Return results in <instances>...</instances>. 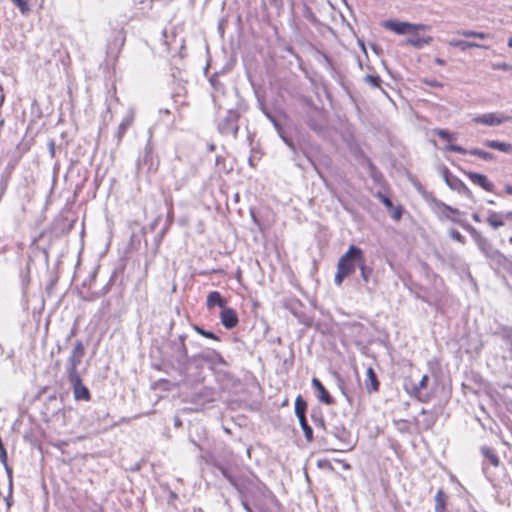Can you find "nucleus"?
<instances>
[{"mask_svg":"<svg viewBox=\"0 0 512 512\" xmlns=\"http://www.w3.org/2000/svg\"><path fill=\"white\" fill-rule=\"evenodd\" d=\"M227 301L221 296L220 292L212 291L207 295L206 306L209 310L218 306L221 309L226 307Z\"/></svg>","mask_w":512,"mask_h":512,"instance_id":"obj_18","label":"nucleus"},{"mask_svg":"<svg viewBox=\"0 0 512 512\" xmlns=\"http://www.w3.org/2000/svg\"><path fill=\"white\" fill-rule=\"evenodd\" d=\"M502 339L510 353L512 359V329H505L502 334Z\"/></svg>","mask_w":512,"mask_h":512,"instance_id":"obj_32","label":"nucleus"},{"mask_svg":"<svg viewBox=\"0 0 512 512\" xmlns=\"http://www.w3.org/2000/svg\"><path fill=\"white\" fill-rule=\"evenodd\" d=\"M509 242L512 244V236L509 238Z\"/></svg>","mask_w":512,"mask_h":512,"instance_id":"obj_59","label":"nucleus"},{"mask_svg":"<svg viewBox=\"0 0 512 512\" xmlns=\"http://www.w3.org/2000/svg\"><path fill=\"white\" fill-rule=\"evenodd\" d=\"M260 108L263 111V113L266 115V117L272 122V124L274 125L275 129L277 130V132H278L279 136L281 137V139L283 140V142L293 152H295L296 149H295L293 141L285 134V132L281 126V121L283 119L282 114L268 112L267 109L265 107H263L262 105H260Z\"/></svg>","mask_w":512,"mask_h":512,"instance_id":"obj_7","label":"nucleus"},{"mask_svg":"<svg viewBox=\"0 0 512 512\" xmlns=\"http://www.w3.org/2000/svg\"><path fill=\"white\" fill-rule=\"evenodd\" d=\"M307 402L301 395H298L295 400V414L297 418L306 417Z\"/></svg>","mask_w":512,"mask_h":512,"instance_id":"obj_28","label":"nucleus"},{"mask_svg":"<svg viewBox=\"0 0 512 512\" xmlns=\"http://www.w3.org/2000/svg\"><path fill=\"white\" fill-rule=\"evenodd\" d=\"M222 325L227 329L234 328L238 323V316L234 309L225 307L220 314Z\"/></svg>","mask_w":512,"mask_h":512,"instance_id":"obj_14","label":"nucleus"},{"mask_svg":"<svg viewBox=\"0 0 512 512\" xmlns=\"http://www.w3.org/2000/svg\"><path fill=\"white\" fill-rule=\"evenodd\" d=\"M437 208L440 210L441 214L448 220L456 223V224H459L461 227H463L465 229V225H470L469 223H467L466 221L464 220H461L459 218H457L456 216L457 215H460L461 212L456 209V208H453L447 204H445L444 202H441V201H436L435 202Z\"/></svg>","mask_w":512,"mask_h":512,"instance_id":"obj_13","label":"nucleus"},{"mask_svg":"<svg viewBox=\"0 0 512 512\" xmlns=\"http://www.w3.org/2000/svg\"><path fill=\"white\" fill-rule=\"evenodd\" d=\"M411 34H412V36L406 39V43L416 49H421L425 45L430 44L432 41L431 36L420 37L417 35L416 32L411 33Z\"/></svg>","mask_w":512,"mask_h":512,"instance_id":"obj_19","label":"nucleus"},{"mask_svg":"<svg viewBox=\"0 0 512 512\" xmlns=\"http://www.w3.org/2000/svg\"><path fill=\"white\" fill-rule=\"evenodd\" d=\"M84 354L85 348L82 341H76L71 355L68 358V365L66 368L67 375L78 373V366L81 364Z\"/></svg>","mask_w":512,"mask_h":512,"instance_id":"obj_6","label":"nucleus"},{"mask_svg":"<svg viewBox=\"0 0 512 512\" xmlns=\"http://www.w3.org/2000/svg\"><path fill=\"white\" fill-rule=\"evenodd\" d=\"M500 268H503L507 271V273L512 277V262H510L507 258L505 263H502Z\"/></svg>","mask_w":512,"mask_h":512,"instance_id":"obj_42","label":"nucleus"},{"mask_svg":"<svg viewBox=\"0 0 512 512\" xmlns=\"http://www.w3.org/2000/svg\"><path fill=\"white\" fill-rule=\"evenodd\" d=\"M442 174H443V178H444L446 184L451 189L458 191L459 193H462V194L466 195L467 197L472 196V192L465 185V183L461 179H459L457 176L452 175L447 167H443Z\"/></svg>","mask_w":512,"mask_h":512,"instance_id":"obj_10","label":"nucleus"},{"mask_svg":"<svg viewBox=\"0 0 512 512\" xmlns=\"http://www.w3.org/2000/svg\"><path fill=\"white\" fill-rule=\"evenodd\" d=\"M457 34L463 36L465 38L475 37L479 39H487L490 38V34L484 32H478L474 30H459Z\"/></svg>","mask_w":512,"mask_h":512,"instance_id":"obj_29","label":"nucleus"},{"mask_svg":"<svg viewBox=\"0 0 512 512\" xmlns=\"http://www.w3.org/2000/svg\"><path fill=\"white\" fill-rule=\"evenodd\" d=\"M380 383L377 375L372 367H368L366 371L365 388L368 393L377 392L379 390Z\"/></svg>","mask_w":512,"mask_h":512,"instance_id":"obj_17","label":"nucleus"},{"mask_svg":"<svg viewBox=\"0 0 512 512\" xmlns=\"http://www.w3.org/2000/svg\"><path fill=\"white\" fill-rule=\"evenodd\" d=\"M362 252L361 248L351 245L339 259L337 268L349 276L358 267V263L362 261Z\"/></svg>","mask_w":512,"mask_h":512,"instance_id":"obj_3","label":"nucleus"},{"mask_svg":"<svg viewBox=\"0 0 512 512\" xmlns=\"http://www.w3.org/2000/svg\"><path fill=\"white\" fill-rule=\"evenodd\" d=\"M312 386L316 389V391H319V389H321L322 387H324V385L322 384V382L317 379V378H312Z\"/></svg>","mask_w":512,"mask_h":512,"instance_id":"obj_44","label":"nucleus"},{"mask_svg":"<svg viewBox=\"0 0 512 512\" xmlns=\"http://www.w3.org/2000/svg\"><path fill=\"white\" fill-rule=\"evenodd\" d=\"M133 121H134V117L132 115H128L120 122V124L118 126V130H117V134H116L118 143H120L122 141L127 130L132 126Z\"/></svg>","mask_w":512,"mask_h":512,"instance_id":"obj_22","label":"nucleus"},{"mask_svg":"<svg viewBox=\"0 0 512 512\" xmlns=\"http://www.w3.org/2000/svg\"><path fill=\"white\" fill-rule=\"evenodd\" d=\"M449 235H450V237L453 240H455V241H457V242H459L461 244H465L466 243L465 237L456 229H450L449 230Z\"/></svg>","mask_w":512,"mask_h":512,"instance_id":"obj_36","label":"nucleus"},{"mask_svg":"<svg viewBox=\"0 0 512 512\" xmlns=\"http://www.w3.org/2000/svg\"><path fill=\"white\" fill-rule=\"evenodd\" d=\"M258 512H281V504L273 492L258 481Z\"/></svg>","mask_w":512,"mask_h":512,"instance_id":"obj_2","label":"nucleus"},{"mask_svg":"<svg viewBox=\"0 0 512 512\" xmlns=\"http://www.w3.org/2000/svg\"><path fill=\"white\" fill-rule=\"evenodd\" d=\"M487 222L493 229H498V228L504 226V224H505L504 215H503V213L490 212V214L487 218Z\"/></svg>","mask_w":512,"mask_h":512,"instance_id":"obj_25","label":"nucleus"},{"mask_svg":"<svg viewBox=\"0 0 512 512\" xmlns=\"http://www.w3.org/2000/svg\"><path fill=\"white\" fill-rule=\"evenodd\" d=\"M508 67H509V66H508L507 64H505V63L499 66V68H501V69H503V70H507V69H508Z\"/></svg>","mask_w":512,"mask_h":512,"instance_id":"obj_55","label":"nucleus"},{"mask_svg":"<svg viewBox=\"0 0 512 512\" xmlns=\"http://www.w3.org/2000/svg\"><path fill=\"white\" fill-rule=\"evenodd\" d=\"M120 34L122 35V43H124V41H125V31H124L123 28L120 30Z\"/></svg>","mask_w":512,"mask_h":512,"instance_id":"obj_54","label":"nucleus"},{"mask_svg":"<svg viewBox=\"0 0 512 512\" xmlns=\"http://www.w3.org/2000/svg\"><path fill=\"white\" fill-rule=\"evenodd\" d=\"M428 381H429L428 375H423L421 380L419 381V383H417V384L412 383L409 388L408 387L406 388V390L408 391V393L411 396L417 397L420 401L425 402V401H427V398L421 397V390H423L427 387Z\"/></svg>","mask_w":512,"mask_h":512,"instance_id":"obj_16","label":"nucleus"},{"mask_svg":"<svg viewBox=\"0 0 512 512\" xmlns=\"http://www.w3.org/2000/svg\"><path fill=\"white\" fill-rule=\"evenodd\" d=\"M378 198L381 200V202L384 204V206L389 210L394 208V204L392 200L387 197L386 195L379 193Z\"/></svg>","mask_w":512,"mask_h":512,"instance_id":"obj_37","label":"nucleus"},{"mask_svg":"<svg viewBox=\"0 0 512 512\" xmlns=\"http://www.w3.org/2000/svg\"><path fill=\"white\" fill-rule=\"evenodd\" d=\"M436 135L439 136L441 139L450 141L452 139V134L445 129H437Z\"/></svg>","mask_w":512,"mask_h":512,"instance_id":"obj_39","label":"nucleus"},{"mask_svg":"<svg viewBox=\"0 0 512 512\" xmlns=\"http://www.w3.org/2000/svg\"><path fill=\"white\" fill-rule=\"evenodd\" d=\"M383 27L398 35L414 33L417 31H429L431 29V27L426 24H413L397 20H386L383 22Z\"/></svg>","mask_w":512,"mask_h":512,"instance_id":"obj_5","label":"nucleus"},{"mask_svg":"<svg viewBox=\"0 0 512 512\" xmlns=\"http://www.w3.org/2000/svg\"><path fill=\"white\" fill-rule=\"evenodd\" d=\"M390 210L392 211L391 217L394 220L398 221L401 219V216H402V207L401 206H397V207L394 206V208L390 209Z\"/></svg>","mask_w":512,"mask_h":512,"instance_id":"obj_41","label":"nucleus"},{"mask_svg":"<svg viewBox=\"0 0 512 512\" xmlns=\"http://www.w3.org/2000/svg\"><path fill=\"white\" fill-rule=\"evenodd\" d=\"M449 45L452 47L459 48L461 51H466L469 48H480V49H488V46L479 44L471 41L464 40H451L449 41Z\"/></svg>","mask_w":512,"mask_h":512,"instance_id":"obj_21","label":"nucleus"},{"mask_svg":"<svg viewBox=\"0 0 512 512\" xmlns=\"http://www.w3.org/2000/svg\"><path fill=\"white\" fill-rule=\"evenodd\" d=\"M483 472H484V474H485L486 478H487L489 481H492V478H491V477L489 476V474H488V469H487V467H486V462H485V461H484V463H483Z\"/></svg>","mask_w":512,"mask_h":512,"instance_id":"obj_48","label":"nucleus"},{"mask_svg":"<svg viewBox=\"0 0 512 512\" xmlns=\"http://www.w3.org/2000/svg\"><path fill=\"white\" fill-rule=\"evenodd\" d=\"M13 4L20 10L22 14H28L30 12V6L28 0H11Z\"/></svg>","mask_w":512,"mask_h":512,"instance_id":"obj_34","label":"nucleus"},{"mask_svg":"<svg viewBox=\"0 0 512 512\" xmlns=\"http://www.w3.org/2000/svg\"><path fill=\"white\" fill-rule=\"evenodd\" d=\"M358 268L360 269L362 280L365 283H369V280L373 273V269L366 265L363 252H362V261L358 263Z\"/></svg>","mask_w":512,"mask_h":512,"instance_id":"obj_26","label":"nucleus"},{"mask_svg":"<svg viewBox=\"0 0 512 512\" xmlns=\"http://www.w3.org/2000/svg\"><path fill=\"white\" fill-rule=\"evenodd\" d=\"M481 453L485 461H489V463L494 467L499 466L500 460L493 448L484 446L481 448Z\"/></svg>","mask_w":512,"mask_h":512,"instance_id":"obj_24","label":"nucleus"},{"mask_svg":"<svg viewBox=\"0 0 512 512\" xmlns=\"http://www.w3.org/2000/svg\"><path fill=\"white\" fill-rule=\"evenodd\" d=\"M5 100V94L2 85L0 84V107L3 105Z\"/></svg>","mask_w":512,"mask_h":512,"instance_id":"obj_46","label":"nucleus"},{"mask_svg":"<svg viewBox=\"0 0 512 512\" xmlns=\"http://www.w3.org/2000/svg\"><path fill=\"white\" fill-rule=\"evenodd\" d=\"M323 58L325 59V61L329 62V57L326 54H323Z\"/></svg>","mask_w":512,"mask_h":512,"instance_id":"obj_57","label":"nucleus"},{"mask_svg":"<svg viewBox=\"0 0 512 512\" xmlns=\"http://www.w3.org/2000/svg\"><path fill=\"white\" fill-rule=\"evenodd\" d=\"M465 230L474 239L478 249L484 254L490 266L495 270L500 269L501 264L505 263L506 257L499 250L494 249L490 241L482 236L473 226L465 225Z\"/></svg>","mask_w":512,"mask_h":512,"instance_id":"obj_1","label":"nucleus"},{"mask_svg":"<svg viewBox=\"0 0 512 512\" xmlns=\"http://www.w3.org/2000/svg\"><path fill=\"white\" fill-rule=\"evenodd\" d=\"M311 418H313V419H314V423H315V425H316V426H318V425H319V426H322V427H324V428H325V425H324V421H323V419H321V418L315 419V418H314V415H311Z\"/></svg>","mask_w":512,"mask_h":512,"instance_id":"obj_45","label":"nucleus"},{"mask_svg":"<svg viewBox=\"0 0 512 512\" xmlns=\"http://www.w3.org/2000/svg\"><path fill=\"white\" fill-rule=\"evenodd\" d=\"M504 215V221L505 220H512V211L503 213Z\"/></svg>","mask_w":512,"mask_h":512,"instance_id":"obj_49","label":"nucleus"},{"mask_svg":"<svg viewBox=\"0 0 512 512\" xmlns=\"http://www.w3.org/2000/svg\"><path fill=\"white\" fill-rule=\"evenodd\" d=\"M508 46H509L510 48H512V37H511V38L509 39V41H508Z\"/></svg>","mask_w":512,"mask_h":512,"instance_id":"obj_56","label":"nucleus"},{"mask_svg":"<svg viewBox=\"0 0 512 512\" xmlns=\"http://www.w3.org/2000/svg\"><path fill=\"white\" fill-rule=\"evenodd\" d=\"M245 65L247 67L248 77L251 79V74H250V71H249V64H248V60L247 59L245 60Z\"/></svg>","mask_w":512,"mask_h":512,"instance_id":"obj_53","label":"nucleus"},{"mask_svg":"<svg viewBox=\"0 0 512 512\" xmlns=\"http://www.w3.org/2000/svg\"><path fill=\"white\" fill-rule=\"evenodd\" d=\"M218 129L225 135H236L238 131V115L236 112L228 111L226 116L218 122Z\"/></svg>","mask_w":512,"mask_h":512,"instance_id":"obj_9","label":"nucleus"},{"mask_svg":"<svg viewBox=\"0 0 512 512\" xmlns=\"http://www.w3.org/2000/svg\"><path fill=\"white\" fill-rule=\"evenodd\" d=\"M446 495L442 489H439L435 495V512H445Z\"/></svg>","mask_w":512,"mask_h":512,"instance_id":"obj_27","label":"nucleus"},{"mask_svg":"<svg viewBox=\"0 0 512 512\" xmlns=\"http://www.w3.org/2000/svg\"><path fill=\"white\" fill-rule=\"evenodd\" d=\"M327 432V434L333 436L336 441L338 448L336 450L338 451H350L355 446V441L353 440V437L351 435V432L347 430L342 425H333L330 427L329 430L324 428Z\"/></svg>","mask_w":512,"mask_h":512,"instance_id":"obj_4","label":"nucleus"},{"mask_svg":"<svg viewBox=\"0 0 512 512\" xmlns=\"http://www.w3.org/2000/svg\"><path fill=\"white\" fill-rule=\"evenodd\" d=\"M474 123L487 125V126H498L506 122L512 121L511 116H505L503 114L486 113L478 115L472 119Z\"/></svg>","mask_w":512,"mask_h":512,"instance_id":"obj_11","label":"nucleus"},{"mask_svg":"<svg viewBox=\"0 0 512 512\" xmlns=\"http://www.w3.org/2000/svg\"><path fill=\"white\" fill-rule=\"evenodd\" d=\"M488 203L489 204H494V201L493 200H489Z\"/></svg>","mask_w":512,"mask_h":512,"instance_id":"obj_58","label":"nucleus"},{"mask_svg":"<svg viewBox=\"0 0 512 512\" xmlns=\"http://www.w3.org/2000/svg\"><path fill=\"white\" fill-rule=\"evenodd\" d=\"M472 218H473V220H474L475 222H480V221H481L480 216H479L477 213H474V214L472 215Z\"/></svg>","mask_w":512,"mask_h":512,"instance_id":"obj_51","label":"nucleus"},{"mask_svg":"<svg viewBox=\"0 0 512 512\" xmlns=\"http://www.w3.org/2000/svg\"><path fill=\"white\" fill-rule=\"evenodd\" d=\"M483 144H484V146H486L488 148L496 149L501 152H505V153L512 152V145L510 143L500 142L498 140H485L483 142Z\"/></svg>","mask_w":512,"mask_h":512,"instance_id":"obj_23","label":"nucleus"},{"mask_svg":"<svg viewBox=\"0 0 512 512\" xmlns=\"http://www.w3.org/2000/svg\"><path fill=\"white\" fill-rule=\"evenodd\" d=\"M348 277L344 272H342L341 270H339V268H337V272H336V275H335V278H334V282L337 286H341L343 280Z\"/></svg>","mask_w":512,"mask_h":512,"instance_id":"obj_40","label":"nucleus"},{"mask_svg":"<svg viewBox=\"0 0 512 512\" xmlns=\"http://www.w3.org/2000/svg\"><path fill=\"white\" fill-rule=\"evenodd\" d=\"M364 82L374 88H380L382 80L378 75H366L364 77Z\"/></svg>","mask_w":512,"mask_h":512,"instance_id":"obj_33","label":"nucleus"},{"mask_svg":"<svg viewBox=\"0 0 512 512\" xmlns=\"http://www.w3.org/2000/svg\"><path fill=\"white\" fill-rule=\"evenodd\" d=\"M317 398L320 402L326 404V405H333L335 403L332 396L329 394V392L326 390L325 387H322L317 391Z\"/></svg>","mask_w":512,"mask_h":512,"instance_id":"obj_31","label":"nucleus"},{"mask_svg":"<svg viewBox=\"0 0 512 512\" xmlns=\"http://www.w3.org/2000/svg\"><path fill=\"white\" fill-rule=\"evenodd\" d=\"M505 192L509 195H512V185H506L505 186Z\"/></svg>","mask_w":512,"mask_h":512,"instance_id":"obj_50","label":"nucleus"},{"mask_svg":"<svg viewBox=\"0 0 512 512\" xmlns=\"http://www.w3.org/2000/svg\"><path fill=\"white\" fill-rule=\"evenodd\" d=\"M322 118V112L317 111L315 112V116H310L307 120L309 127L319 134L322 133L325 128V123Z\"/></svg>","mask_w":512,"mask_h":512,"instance_id":"obj_20","label":"nucleus"},{"mask_svg":"<svg viewBox=\"0 0 512 512\" xmlns=\"http://www.w3.org/2000/svg\"><path fill=\"white\" fill-rule=\"evenodd\" d=\"M445 150L460 153V154H470V155L478 156L486 161H491L495 158L494 154H492L490 152H487V151H484V150H481L478 148H472V149L468 150V149H466L460 145H457V144H449V145L445 146Z\"/></svg>","mask_w":512,"mask_h":512,"instance_id":"obj_12","label":"nucleus"},{"mask_svg":"<svg viewBox=\"0 0 512 512\" xmlns=\"http://www.w3.org/2000/svg\"><path fill=\"white\" fill-rule=\"evenodd\" d=\"M300 426L304 432V436L308 442L313 440V429L309 426L306 417L298 418Z\"/></svg>","mask_w":512,"mask_h":512,"instance_id":"obj_30","label":"nucleus"},{"mask_svg":"<svg viewBox=\"0 0 512 512\" xmlns=\"http://www.w3.org/2000/svg\"><path fill=\"white\" fill-rule=\"evenodd\" d=\"M466 175L474 184L480 186L484 190L488 192L493 191L494 184L488 180L486 175L471 171L467 172Z\"/></svg>","mask_w":512,"mask_h":512,"instance_id":"obj_15","label":"nucleus"},{"mask_svg":"<svg viewBox=\"0 0 512 512\" xmlns=\"http://www.w3.org/2000/svg\"><path fill=\"white\" fill-rule=\"evenodd\" d=\"M369 168H370V170H371V175H372V177H373L374 179H376V175H377V173H376V168H375V166H374L370 161H369Z\"/></svg>","mask_w":512,"mask_h":512,"instance_id":"obj_47","label":"nucleus"},{"mask_svg":"<svg viewBox=\"0 0 512 512\" xmlns=\"http://www.w3.org/2000/svg\"><path fill=\"white\" fill-rule=\"evenodd\" d=\"M423 82L428 85V86H431V87H436V88H440L442 87V83L438 82L437 80H428V79H425L423 80Z\"/></svg>","mask_w":512,"mask_h":512,"instance_id":"obj_43","label":"nucleus"},{"mask_svg":"<svg viewBox=\"0 0 512 512\" xmlns=\"http://www.w3.org/2000/svg\"><path fill=\"white\" fill-rule=\"evenodd\" d=\"M435 62L438 64V65H444L445 64V61L441 58H436L435 59Z\"/></svg>","mask_w":512,"mask_h":512,"instance_id":"obj_52","label":"nucleus"},{"mask_svg":"<svg viewBox=\"0 0 512 512\" xmlns=\"http://www.w3.org/2000/svg\"><path fill=\"white\" fill-rule=\"evenodd\" d=\"M421 414L427 416L423 420V425L426 429H430L435 423V418L426 409H422Z\"/></svg>","mask_w":512,"mask_h":512,"instance_id":"obj_35","label":"nucleus"},{"mask_svg":"<svg viewBox=\"0 0 512 512\" xmlns=\"http://www.w3.org/2000/svg\"><path fill=\"white\" fill-rule=\"evenodd\" d=\"M67 377H68V381L70 382V384L72 386L75 400L89 401L91 399L90 391L83 384L79 373L67 375Z\"/></svg>","mask_w":512,"mask_h":512,"instance_id":"obj_8","label":"nucleus"},{"mask_svg":"<svg viewBox=\"0 0 512 512\" xmlns=\"http://www.w3.org/2000/svg\"><path fill=\"white\" fill-rule=\"evenodd\" d=\"M195 330H196L200 335H202V336H204V337H206V338H208V339H212V340H217V339H218V338H217V336H216L214 333L209 332V331H205V330H203L202 328H200V327H198V326H196V327H195Z\"/></svg>","mask_w":512,"mask_h":512,"instance_id":"obj_38","label":"nucleus"}]
</instances>
